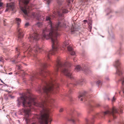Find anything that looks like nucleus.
<instances>
[{
	"label": "nucleus",
	"mask_w": 124,
	"mask_h": 124,
	"mask_svg": "<svg viewBox=\"0 0 124 124\" xmlns=\"http://www.w3.org/2000/svg\"><path fill=\"white\" fill-rule=\"evenodd\" d=\"M54 80L51 78L48 81L45 82V85L43 88L45 97L40 101H37L35 96L28 91L26 93H23L21 97L18 98V106H19L22 102V106L25 108L26 107H30L33 104L36 106L43 108H49L50 105L48 104L53 103L54 102V100L51 98L50 96V94L54 92Z\"/></svg>",
	"instance_id": "f257e3e1"
},
{
	"label": "nucleus",
	"mask_w": 124,
	"mask_h": 124,
	"mask_svg": "<svg viewBox=\"0 0 124 124\" xmlns=\"http://www.w3.org/2000/svg\"><path fill=\"white\" fill-rule=\"evenodd\" d=\"M51 19V18L49 16H46V20L49 22L50 30L49 32L47 28L45 29L43 31L41 36L42 39L43 40L45 39H50L52 43V50L46 53L47 55L46 57L47 60L50 59V55H54L58 52V47L59 44L58 40L59 34L58 31L61 30L62 29L61 23L59 22L54 26L52 23Z\"/></svg>",
	"instance_id": "f03ea898"
},
{
	"label": "nucleus",
	"mask_w": 124,
	"mask_h": 124,
	"mask_svg": "<svg viewBox=\"0 0 124 124\" xmlns=\"http://www.w3.org/2000/svg\"><path fill=\"white\" fill-rule=\"evenodd\" d=\"M122 110L121 109H111L110 110H108L101 113V115L98 113L90 119L86 118L85 119V121L86 123V124H93L94 122V119H98L101 116L102 118H104L103 116L106 115H111L112 116L113 118L114 119L116 118V115L115 114H120L122 113Z\"/></svg>",
	"instance_id": "7ed1b4c3"
},
{
	"label": "nucleus",
	"mask_w": 124,
	"mask_h": 124,
	"mask_svg": "<svg viewBox=\"0 0 124 124\" xmlns=\"http://www.w3.org/2000/svg\"><path fill=\"white\" fill-rule=\"evenodd\" d=\"M42 109L40 116L38 117V118L40 121L41 123H42L44 122H45L46 124H48V121L51 122L52 120L51 118L49 116L50 111L48 109ZM32 124H37L35 123H33Z\"/></svg>",
	"instance_id": "20e7f679"
},
{
	"label": "nucleus",
	"mask_w": 124,
	"mask_h": 124,
	"mask_svg": "<svg viewBox=\"0 0 124 124\" xmlns=\"http://www.w3.org/2000/svg\"><path fill=\"white\" fill-rule=\"evenodd\" d=\"M49 65L46 63L42 64L41 65V66H42L43 69L41 70L40 73L34 74L31 78V80L32 81L35 78H37L39 76L45 77L46 75H49L50 74L49 71L45 70H44L46 68L48 67Z\"/></svg>",
	"instance_id": "39448f33"
},
{
	"label": "nucleus",
	"mask_w": 124,
	"mask_h": 124,
	"mask_svg": "<svg viewBox=\"0 0 124 124\" xmlns=\"http://www.w3.org/2000/svg\"><path fill=\"white\" fill-rule=\"evenodd\" d=\"M19 5L21 10L26 16H28L27 12L29 11V7L27 4L29 0H19Z\"/></svg>",
	"instance_id": "423d86ee"
},
{
	"label": "nucleus",
	"mask_w": 124,
	"mask_h": 124,
	"mask_svg": "<svg viewBox=\"0 0 124 124\" xmlns=\"http://www.w3.org/2000/svg\"><path fill=\"white\" fill-rule=\"evenodd\" d=\"M28 47V48L26 53L30 55H33L34 57H35V55L37 54V53L40 52L42 50V49L39 47L37 45L33 48L31 47L30 45H29Z\"/></svg>",
	"instance_id": "0eeeda50"
},
{
	"label": "nucleus",
	"mask_w": 124,
	"mask_h": 124,
	"mask_svg": "<svg viewBox=\"0 0 124 124\" xmlns=\"http://www.w3.org/2000/svg\"><path fill=\"white\" fill-rule=\"evenodd\" d=\"M16 22L18 26L21 23V19L19 18H16ZM17 30L18 32V40H19L20 39H21L23 37V31L21 28H19L18 27L17 28Z\"/></svg>",
	"instance_id": "6e6552de"
},
{
	"label": "nucleus",
	"mask_w": 124,
	"mask_h": 124,
	"mask_svg": "<svg viewBox=\"0 0 124 124\" xmlns=\"http://www.w3.org/2000/svg\"><path fill=\"white\" fill-rule=\"evenodd\" d=\"M120 64L119 60H116L114 64V65L116 69V73L119 76H121L123 73L122 69L119 66Z\"/></svg>",
	"instance_id": "1a4fd4ad"
},
{
	"label": "nucleus",
	"mask_w": 124,
	"mask_h": 124,
	"mask_svg": "<svg viewBox=\"0 0 124 124\" xmlns=\"http://www.w3.org/2000/svg\"><path fill=\"white\" fill-rule=\"evenodd\" d=\"M62 60L61 58L58 57L57 58L55 68L56 72L59 71H62Z\"/></svg>",
	"instance_id": "9d476101"
},
{
	"label": "nucleus",
	"mask_w": 124,
	"mask_h": 124,
	"mask_svg": "<svg viewBox=\"0 0 124 124\" xmlns=\"http://www.w3.org/2000/svg\"><path fill=\"white\" fill-rule=\"evenodd\" d=\"M81 70L84 71L87 74H89L91 72V70L85 66V68H82L79 65H78L76 66L75 69V71L78 72Z\"/></svg>",
	"instance_id": "9b49d317"
},
{
	"label": "nucleus",
	"mask_w": 124,
	"mask_h": 124,
	"mask_svg": "<svg viewBox=\"0 0 124 124\" xmlns=\"http://www.w3.org/2000/svg\"><path fill=\"white\" fill-rule=\"evenodd\" d=\"M39 38V35L37 33H34L30 36L29 39L31 42H34L38 40Z\"/></svg>",
	"instance_id": "f8f14e48"
},
{
	"label": "nucleus",
	"mask_w": 124,
	"mask_h": 124,
	"mask_svg": "<svg viewBox=\"0 0 124 124\" xmlns=\"http://www.w3.org/2000/svg\"><path fill=\"white\" fill-rule=\"evenodd\" d=\"M63 72L65 75L68 78L71 79L73 78L72 75V72L69 69L67 68H66L63 70H62V73Z\"/></svg>",
	"instance_id": "ddd939ff"
},
{
	"label": "nucleus",
	"mask_w": 124,
	"mask_h": 124,
	"mask_svg": "<svg viewBox=\"0 0 124 124\" xmlns=\"http://www.w3.org/2000/svg\"><path fill=\"white\" fill-rule=\"evenodd\" d=\"M6 9L5 12L9 11H13L14 8V4L13 3H7L6 6Z\"/></svg>",
	"instance_id": "4468645a"
},
{
	"label": "nucleus",
	"mask_w": 124,
	"mask_h": 124,
	"mask_svg": "<svg viewBox=\"0 0 124 124\" xmlns=\"http://www.w3.org/2000/svg\"><path fill=\"white\" fill-rule=\"evenodd\" d=\"M87 92L84 91L83 93L80 94L79 95L78 98L79 99H80L81 101H82L84 99H85V97L87 96Z\"/></svg>",
	"instance_id": "2eb2a0df"
},
{
	"label": "nucleus",
	"mask_w": 124,
	"mask_h": 124,
	"mask_svg": "<svg viewBox=\"0 0 124 124\" xmlns=\"http://www.w3.org/2000/svg\"><path fill=\"white\" fill-rule=\"evenodd\" d=\"M70 0H69L68 2V3L65 6L64 8L62 7V14L63 13H67L69 11L66 8H67L69 6V4L70 3Z\"/></svg>",
	"instance_id": "dca6fc26"
},
{
	"label": "nucleus",
	"mask_w": 124,
	"mask_h": 124,
	"mask_svg": "<svg viewBox=\"0 0 124 124\" xmlns=\"http://www.w3.org/2000/svg\"><path fill=\"white\" fill-rule=\"evenodd\" d=\"M67 48L68 50L69 51H70V54L72 55H76V53L73 50V49L71 46H69L67 47Z\"/></svg>",
	"instance_id": "f3484780"
},
{
	"label": "nucleus",
	"mask_w": 124,
	"mask_h": 124,
	"mask_svg": "<svg viewBox=\"0 0 124 124\" xmlns=\"http://www.w3.org/2000/svg\"><path fill=\"white\" fill-rule=\"evenodd\" d=\"M75 118L72 116L70 117L68 119V121L72 122V124H76L75 121L74 120Z\"/></svg>",
	"instance_id": "a211bd4d"
},
{
	"label": "nucleus",
	"mask_w": 124,
	"mask_h": 124,
	"mask_svg": "<svg viewBox=\"0 0 124 124\" xmlns=\"http://www.w3.org/2000/svg\"><path fill=\"white\" fill-rule=\"evenodd\" d=\"M20 50V49L18 47H16V53L17 54V56H15V58H17L19 55V54L20 53V52H19Z\"/></svg>",
	"instance_id": "6ab92c4d"
},
{
	"label": "nucleus",
	"mask_w": 124,
	"mask_h": 124,
	"mask_svg": "<svg viewBox=\"0 0 124 124\" xmlns=\"http://www.w3.org/2000/svg\"><path fill=\"white\" fill-rule=\"evenodd\" d=\"M71 65L70 63L66 62L65 63L64 65V66L67 67H71Z\"/></svg>",
	"instance_id": "aec40b11"
},
{
	"label": "nucleus",
	"mask_w": 124,
	"mask_h": 124,
	"mask_svg": "<svg viewBox=\"0 0 124 124\" xmlns=\"http://www.w3.org/2000/svg\"><path fill=\"white\" fill-rule=\"evenodd\" d=\"M57 12L56 14H55L56 15H57L59 16H62L61 12H60V10H58L57 11Z\"/></svg>",
	"instance_id": "412c9836"
},
{
	"label": "nucleus",
	"mask_w": 124,
	"mask_h": 124,
	"mask_svg": "<svg viewBox=\"0 0 124 124\" xmlns=\"http://www.w3.org/2000/svg\"><path fill=\"white\" fill-rule=\"evenodd\" d=\"M82 81V80H81V81H76V80H75L74 81V82L73 83V84L74 85H77V84H80L81 82Z\"/></svg>",
	"instance_id": "4be33fe9"
},
{
	"label": "nucleus",
	"mask_w": 124,
	"mask_h": 124,
	"mask_svg": "<svg viewBox=\"0 0 124 124\" xmlns=\"http://www.w3.org/2000/svg\"><path fill=\"white\" fill-rule=\"evenodd\" d=\"M100 105L99 104H97L95 105H93L91 104L89 105V106L90 107L92 108H95L98 107V106H100Z\"/></svg>",
	"instance_id": "5701e85b"
},
{
	"label": "nucleus",
	"mask_w": 124,
	"mask_h": 124,
	"mask_svg": "<svg viewBox=\"0 0 124 124\" xmlns=\"http://www.w3.org/2000/svg\"><path fill=\"white\" fill-rule=\"evenodd\" d=\"M37 91L39 93H41L42 90L40 86H39L38 87Z\"/></svg>",
	"instance_id": "b1692460"
},
{
	"label": "nucleus",
	"mask_w": 124,
	"mask_h": 124,
	"mask_svg": "<svg viewBox=\"0 0 124 124\" xmlns=\"http://www.w3.org/2000/svg\"><path fill=\"white\" fill-rule=\"evenodd\" d=\"M121 83L122 85L123 86L124 85V77L122 78L121 79Z\"/></svg>",
	"instance_id": "393cba45"
},
{
	"label": "nucleus",
	"mask_w": 124,
	"mask_h": 124,
	"mask_svg": "<svg viewBox=\"0 0 124 124\" xmlns=\"http://www.w3.org/2000/svg\"><path fill=\"white\" fill-rule=\"evenodd\" d=\"M88 25L89 30L90 31H91L92 26V24H91L90 23V24H89Z\"/></svg>",
	"instance_id": "a878e982"
},
{
	"label": "nucleus",
	"mask_w": 124,
	"mask_h": 124,
	"mask_svg": "<svg viewBox=\"0 0 124 124\" xmlns=\"http://www.w3.org/2000/svg\"><path fill=\"white\" fill-rule=\"evenodd\" d=\"M95 83L97 84H98V85H101L102 83L101 81L100 80H99L98 81Z\"/></svg>",
	"instance_id": "bb28decb"
},
{
	"label": "nucleus",
	"mask_w": 124,
	"mask_h": 124,
	"mask_svg": "<svg viewBox=\"0 0 124 124\" xmlns=\"http://www.w3.org/2000/svg\"><path fill=\"white\" fill-rule=\"evenodd\" d=\"M69 100L70 102H72L74 101V100L72 97L70 96L69 97Z\"/></svg>",
	"instance_id": "cd10ccee"
},
{
	"label": "nucleus",
	"mask_w": 124,
	"mask_h": 124,
	"mask_svg": "<svg viewBox=\"0 0 124 124\" xmlns=\"http://www.w3.org/2000/svg\"><path fill=\"white\" fill-rule=\"evenodd\" d=\"M88 1V0H80V1L81 2H83L84 3H85L87 2Z\"/></svg>",
	"instance_id": "c85d7f7f"
},
{
	"label": "nucleus",
	"mask_w": 124,
	"mask_h": 124,
	"mask_svg": "<svg viewBox=\"0 0 124 124\" xmlns=\"http://www.w3.org/2000/svg\"><path fill=\"white\" fill-rule=\"evenodd\" d=\"M42 25V23L40 22H38L37 23V25L39 27H40Z\"/></svg>",
	"instance_id": "c756f323"
},
{
	"label": "nucleus",
	"mask_w": 124,
	"mask_h": 124,
	"mask_svg": "<svg viewBox=\"0 0 124 124\" xmlns=\"http://www.w3.org/2000/svg\"><path fill=\"white\" fill-rule=\"evenodd\" d=\"M116 98L114 96L113 97V99H112L111 101L112 102H113L116 101Z\"/></svg>",
	"instance_id": "7c9ffc66"
},
{
	"label": "nucleus",
	"mask_w": 124,
	"mask_h": 124,
	"mask_svg": "<svg viewBox=\"0 0 124 124\" xmlns=\"http://www.w3.org/2000/svg\"><path fill=\"white\" fill-rule=\"evenodd\" d=\"M30 25V24L28 23H26L25 24V27H28V26Z\"/></svg>",
	"instance_id": "2f4dec72"
},
{
	"label": "nucleus",
	"mask_w": 124,
	"mask_h": 124,
	"mask_svg": "<svg viewBox=\"0 0 124 124\" xmlns=\"http://www.w3.org/2000/svg\"><path fill=\"white\" fill-rule=\"evenodd\" d=\"M57 2L58 4L60 5L61 4V0H57Z\"/></svg>",
	"instance_id": "473e14b6"
},
{
	"label": "nucleus",
	"mask_w": 124,
	"mask_h": 124,
	"mask_svg": "<svg viewBox=\"0 0 124 124\" xmlns=\"http://www.w3.org/2000/svg\"><path fill=\"white\" fill-rule=\"evenodd\" d=\"M62 27H64L65 28H66L67 27V26L66 25L65 23H62Z\"/></svg>",
	"instance_id": "72a5a7b5"
},
{
	"label": "nucleus",
	"mask_w": 124,
	"mask_h": 124,
	"mask_svg": "<svg viewBox=\"0 0 124 124\" xmlns=\"http://www.w3.org/2000/svg\"><path fill=\"white\" fill-rule=\"evenodd\" d=\"M122 92L123 93V95L124 96V86H122Z\"/></svg>",
	"instance_id": "f704fd0d"
},
{
	"label": "nucleus",
	"mask_w": 124,
	"mask_h": 124,
	"mask_svg": "<svg viewBox=\"0 0 124 124\" xmlns=\"http://www.w3.org/2000/svg\"><path fill=\"white\" fill-rule=\"evenodd\" d=\"M0 60L1 62H3V59L2 57H0Z\"/></svg>",
	"instance_id": "c9c22d12"
},
{
	"label": "nucleus",
	"mask_w": 124,
	"mask_h": 124,
	"mask_svg": "<svg viewBox=\"0 0 124 124\" xmlns=\"http://www.w3.org/2000/svg\"><path fill=\"white\" fill-rule=\"evenodd\" d=\"M24 110L25 111H27V112H26V113L28 115L29 114V111H27V110Z\"/></svg>",
	"instance_id": "e433bc0d"
},
{
	"label": "nucleus",
	"mask_w": 124,
	"mask_h": 124,
	"mask_svg": "<svg viewBox=\"0 0 124 124\" xmlns=\"http://www.w3.org/2000/svg\"><path fill=\"white\" fill-rule=\"evenodd\" d=\"M3 3L2 2H0V7H1L3 5Z\"/></svg>",
	"instance_id": "4c0bfd02"
},
{
	"label": "nucleus",
	"mask_w": 124,
	"mask_h": 124,
	"mask_svg": "<svg viewBox=\"0 0 124 124\" xmlns=\"http://www.w3.org/2000/svg\"><path fill=\"white\" fill-rule=\"evenodd\" d=\"M73 61L74 62H75L77 61V59H76L75 58H74L73 59Z\"/></svg>",
	"instance_id": "58836bf2"
},
{
	"label": "nucleus",
	"mask_w": 124,
	"mask_h": 124,
	"mask_svg": "<svg viewBox=\"0 0 124 124\" xmlns=\"http://www.w3.org/2000/svg\"><path fill=\"white\" fill-rule=\"evenodd\" d=\"M106 80H109V78L108 77H107L105 78Z\"/></svg>",
	"instance_id": "ea45409f"
},
{
	"label": "nucleus",
	"mask_w": 124,
	"mask_h": 124,
	"mask_svg": "<svg viewBox=\"0 0 124 124\" xmlns=\"http://www.w3.org/2000/svg\"><path fill=\"white\" fill-rule=\"evenodd\" d=\"M72 91V90L71 89H70V91H69V93H71V92Z\"/></svg>",
	"instance_id": "a19ab883"
},
{
	"label": "nucleus",
	"mask_w": 124,
	"mask_h": 124,
	"mask_svg": "<svg viewBox=\"0 0 124 124\" xmlns=\"http://www.w3.org/2000/svg\"><path fill=\"white\" fill-rule=\"evenodd\" d=\"M87 22V20H84V22L85 23H86Z\"/></svg>",
	"instance_id": "79ce46f5"
},
{
	"label": "nucleus",
	"mask_w": 124,
	"mask_h": 124,
	"mask_svg": "<svg viewBox=\"0 0 124 124\" xmlns=\"http://www.w3.org/2000/svg\"><path fill=\"white\" fill-rule=\"evenodd\" d=\"M104 108H108V105H106V107H104Z\"/></svg>",
	"instance_id": "37998d69"
},
{
	"label": "nucleus",
	"mask_w": 124,
	"mask_h": 124,
	"mask_svg": "<svg viewBox=\"0 0 124 124\" xmlns=\"http://www.w3.org/2000/svg\"><path fill=\"white\" fill-rule=\"evenodd\" d=\"M62 109H60V110H59V112H62Z\"/></svg>",
	"instance_id": "c03bdc74"
},
{
	"label": "nucleus",
	"mask_w": 124,
	"mask_h": 124,
	"mask_svg": "<svg viewBox=\"0 0 124 124\" xmlns=\"http://www.w3.org/2000/svg\"><path fill=\"white\" fill-rule=\"evenodd\" d=\"M5 21L4 20L3 21V23H4V25H6L5 24Z\"/></svg>",
	"instance_id": "a18cd8bd"
},
{
	"label": "nucleus",
	"mask_w": 124,
	"mask_h": 124,
	"mask_svg": "<svg viewBox=\"0 0 124 124\" xmlns=\"http://www.w3.org/2000/svg\"><path fill=\"white\" fill-rule=\"evenodd\" d=\"M23 44H24V46H26L27 44L25 43H24Z\"/></svg>",
	"instance_id": "49530a36"
},
{
	"label": "nucleus",
	"mask_w": 124,
	"mask_h": 124,
	"mask_svg": "<svg viewBox=\"0 0 124 124\" xmlns=\"http://www.w3.org/2000/svg\"><path fill=\"white\" fill-rule=\"evenodd\" d=\"M80 114V113H77V115H78V116H79V115Z\"/></svg>",
	"instance_id": "de8ad7c7"
},
{
	"label": "nucleus",
	"mask_w": 124,
	"mask_h": 124,
	"mask_svg": "<svg viewBox=\"0 0 124 124\" xmlns=\"http://www.w3.org/2000/svg\"><path fill=\"white\" fill-rule=\"evenodd\" d=\"M68 43H66V44H65V46H67V45H68Z\"/></svg>",
	"instance_id": "09e8293b"
},
{
	"label": "nucleus",
	"mask_w": 124,
	"mask_h": 124,
	"mask_svg": "<svg viewBox=\"0 0 124 124\" xmlns=\"http://www.w3.org/2000/svg\"><path fill=\"white\" fill-rule=\"evenodd\" d=\"M108 122H111V121L110 120H109L108 121Z\"/></svg>",
	"instance_id": "8fccbe9b"
},
{
	"label": "nucleus",
	"mask_w": 124,
	"mask_h": 124,
	"mask_svg": "<svg viewBox=\"0 0 124 124\" xmlns=\"http://www.w3.org/2000/svg\"><path fill=\"white\" fill-rule=\"evenodd\" d=\"M15 62V60L14 61H13V62H14V63H16V62Z\"/></svg>",
	"instance_id": "3c124183"
},
{
	"label": "nucleus",
	"mask_w": 124,
	"mask_h": 124,
	"mask_svg": "<svg viewBox=\"0 0 124 124\" xmlns=\"http://www.w3.org/2000/svg\"><path fill=\"white\" fill-rule=\"evenodd\" d=\"M73 1H74V0H71V1H72V2H73Z\"/></svg>",
	"instance_id": "603ef678"
},
{
	"label": "nucleus",
	"mask_w": 124,
	"mask_h": 124,
	"mask_svg": "<svg viewBox=\"0 0 124 124\" xmlns=\"http://www.w3.org/2000/svg\"><path fill=\"white\" fill-rule=\"evenodd\" d=\"M121 92H119V93H120H120Z\"/></svg>",
	"instance_id": "864d4df0"
},
{
	"label": "nucleus",
	"mask_w": 124,
	"mask_h": 124,
	"mask_svg": "<svg viewBox=\"0 0 124 124\" xmlns=\"http://www.w3.org/2000/svg\"><path fill=\"white\" fill-rule=\"evenodd\" d=\"M73 31H74V30ZM73 31H72V32Z\"/></svg>",
	"instance_id": "5fc2aeb1"
},
{
	"label": "nucleus",
	"mask_w": 124,
	"mask_h": 124,
	"mask_svg": "<svg viewBox=\"0 0 124 124\" xmlns=\"http://www.w3.org/2000/svg\"><path fill=\"white\" fill-rule=\"evenodd\" d=\"M108 15V14H107V15Z\"/></svg>",
	"instance_id": "6e6d98bb"
},
{
	"label": "nucleus",
	"mask_w": 124,
	"mask_h": 124,
	"mask_svg": "<svg viewBox=\"0 0 124 124\" xmlns=\"http://www.w3.org/2000/svg\"><path fill=\"white\" fill-rule=\"evenodd\" d=\"M10 1H11V0H9Z\"/></svg>",
	"instance_id": "4d7b16f0"
}]
</instances>
